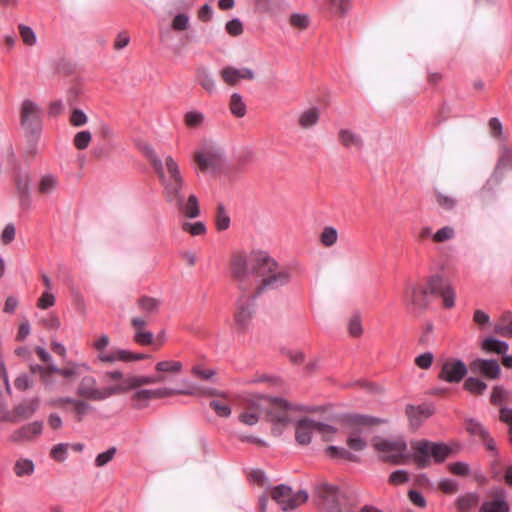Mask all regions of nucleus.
I'll return each instance as SVG.
<instances>
[{
  "mask_svg": "<svg viewBox=\"0 0 512 512\" xmlns=\"http://www.w3.org/2000/svg\"><path fill=\"white\" fill-rule=\"evenodd\" d=\"M437 203L446 210H452L456 205V200L448 195L438 193L437 194Z\"/></svg>",
  "mask_w": 512,
  "mask_h": 512,
  "instance_id": "62",
  "label": "nucleus"
},
{
  "mask_svg": "<svg viewBox=\"0 0 512 512\" xmlns=\"http://www.w3.org/2000/svg\"><path fill=\"white\" fill-rule=\"evenodd\" d=\"M458 482L451 478H443L439 482V489L447 494L455 493L458 490Z\"/></svg>",
  "mask_w": 512,
  "mask_h": 512,
  "instance_id": "55",
  "label": "nucleus"
},
{
  "mask_svg": "<svg viewBox=\"0 0 512 512\" xmlns=\"http://www.w3.org/2000/svg\"><path fill=\"white\" fill-rule=\"evenodd\" d=\"M229 110L237 118H242L246 115L247 108L240 94L233 93L230 96Z\"/></svg>",
  "mask_w": 512,
  "mask_h": 512,
  "instance_id": "31",
  "label": "nucleus"
},
{
  "mask_svg": "<svg viewBox=\"0 0 512 512\" xmlns=\"http://www.w3.org/2000/svg\"><path fill=\"white\" fill-rule=\"evenodd\" d=\"M433 354L431 352H425L420 354L415 359V364L421 369H428L433 363Z\"/></svg>",
  "mask_w": 512,
  "mask_h": 512,
  "instance_id": "60",
  "label": "nucleus"
},
{
  "mask_svg": "<svg viewBox=\"0 0 512 512\" xmlns=\"http://www.w3.org/2000/svg\"><path fill=\"white\" fill-rule=\"evenodd\" d=\"M406 415L409 419L410 426L414 429L420 427V425L432 415V410L427 405H407Z\"/></svg>",
  "mask_w": 512,
  "mask_h": 512,
  "instance_id": "23",
  "label": "nucleus"
},
{
  "mask_svg": "<svg viewBox=\"0 0 512 512\" xmlns=\"http://www.w3.org/2000/svg\"><path fill=\"white\" fill-rule=\"evenodd\" d=\"M384 420L364 414H349L345 417V423L350 434H357L358 437H366L370 434L373 426L383 423Z\"/></svg>",
  "mask_w": 512,
  "mask_h": 512,
  "instance_id": "13",
  "label": "nucleus"
},
{
  "mask_svg": "<svg viewBox=\"0 0 512 512\" xmlns=\"http://www.w3.org/2000/svg\"><path fill=\"white\" fill-rule=\"evenodd\" d=\"M78 397L90 401H104L112 396L120 395L119 382L113 386L99 388L93 376H84L76 389Z\"/></svg>",
  "mask_w": 512,
  "mask_h": 512,
  "instance_id": "8",
  "label": "nucleus"
},
{
  "mask_svg": "<svg viewBox=\"0 0 512 512\" xmlns=\"http://www.w3.org/2000/svg\"><path fill=\"white\" fill-rule=\"evenodd\" d=\"M165 168L168 175H160L163 186L162 196L166 203L174 206L186 218H196L200 215L198 198L190 194L185 200L183 188L185 180L181 175L178 163L172 156L165 157Z\"/></svg>",
  "mask_w": 512,
  "mask_h": 512,
  "instance_id": "2",
  "label": "nucleus"
},
{
  "mask_svg": "<svg viewBox=\"0 0 512 512\" xmlns=\"http://www.w3.org/2000/svg\"><path fill=\"white\" fill-rule=\"evenodd\" d=\"M347 329L349 335L354 338H359L363 334L361 314L359 311L352 313L347 323Z\"/></svg>",
  "mask_w": 512,
  "mask_h": 512,
  "instance_id": "33",
  "label": "nucleus"
},
{
  "mask_svg": "<svg viewBox=\"0 0 512 512\" xmlns=\"http://www.w3.org/2000/svg\"><path fill=\"white\" fill-rule=\"evenodd\" d=\"M222 155V150L218 146L205 143L199 151L195 152L194 161L198 168L204 172L217 167L221 162Z\"/></svg>",
  "mask_w": 512,
  "mask_h": 512,
  "instance_id": "15",
  "label": "nucleus"
},
{
  "mask_svg": "<svg viewBox=\"0 0 512 512\" xmlns=\"http://www.w3.org/2000/svg\"><path fill=\"white\" fill-rule=\"evenodd\" d=\"M39 406L38 399L26 400L13 408L18 422L31 418Z\"/></svg>",
  "mask_w": 512,
  "mask_h": 512,
  "instance_id": "26",
  "label": "nucleus"
},
{
  "mask_svg": "<svg viewBox=\"0 0 512 512\" xmlns=\"http://www.w3.org/2000/svg\"><path fill=\"white\" fill-rule=\"evenodd\" d=\"M161 301L157 298L143 295L136 300V306L142 315L133 316L130 319V325L133 329V341L140 346L152 345L154 335L146 329L151 316L156 315L159 311Z\"/></svg>",
  "mask_w": 512,
  "mask_h": 512,
  "instance_id": "5",
  "label": "nucleus"
},
{
  "mask_svg": "<svg viewBox=\"0 0 512 512\" xmlns=\"http://www.w3.org/2000/svg\"><path fill=\"white\" fill-rule=\"evenodd\" d=\"M338 240V232L332 226L322 228V246L332 247Z\"/></svg>",
  "mask_w": 512,
  "mask_h": 512,
  "instance_id": "44",
  "label": "nucleus"
},
{
  "mask_svg": "<svg viewBox=\"0 0 512 512\" xmlns=\"http://www.w3.org/2000/svg\"><path fill=\"white\" fill-rule=\"evenodd\" d=\"M181 228L191 236H201L206 233V227L203 222H183Z\"/></svg>",
  "mask_w": 512,
  "mask_h": 512,
  "instance_id": "48",
  "label": "nucleus"
},
{
  "mask_svg": "<svg viewBox=\"0 0 512 512\" xmlns=\"http://www.w3.org/2000/svg\"><path fill=\"white\" fill-rule=\"evenodd\" d=\"M288 22L291 27L299 31H303L309 27L310 17L307 14L293 13L289 16Z\"/></svg>",
  "mask_w": 512,
  "mask_h": 512,
  "instance_id": "39",
  "label": "nucleus"
},
{
  "mask_svg": "<svg viewBox=\"0 0 512 512\" xmlns=\"http://www.w3.org/2000/svg\"><path fill=\"white\" fill-rule=\"evenodd\" d=\"M15 234H16V229H15L14 224H12V223L7 224L4 227L2 234L0 236L1 242L4 245L10 244L14 240Z\"/></svg>",
  "mask_w": 512,
  "mask_h": 512,
  "instance_id": "59",
  "label": "nucleus"
},
{
  "mask_svg": "<svg viewBox=\"0 0 512 512\" xmlns=\"http://www.w3.org/2000/svg\"><path fill=\"white\" fill-rule=\"evenodd\" d=\"M195 395H209L220 397V399H214L210 401V408L219 416V417H229L231 414L230 405L226 399V394L221 393L215 389H196L193 390Z\"/></svg>",
  "mask_w": 512,
  "mask_h": 512,
  "instance_id": "18",
  "label": "nucleus"
},
{
  "mask_svg": "<svg viewBox=\"0 0 512 512\" xmlns=\"http://www.w3.org/2000/svg\"><path fill=\"white\" fill-rule=\"evenodd\" d=\"M92 139V135L89 131H80L78 132L73 139V144L78 150L86 149Z\"/></svg>",
  "mask_w": 512,
  "mask_h": 512,
  "instance_id": "49",
  "label": "nucleus"
},
{
  "mask_svg": "<svg viewBox=\"0 0 512 512\" xmlns=\"http://www.w3.org/2000/svg\"><path fill=\"white\" fill-rule=\"evenodd\" d=\"M467 372V366L463 361L452 359L443 363L439 378L448 383H459Z\"/></svg>",
  "mask_w": 512,
  "mask_h": 512,
  "instance_id": "16",
  "label": "nucleus"
},
{
  "mask_svg": "<svg viewBox=\"0 0 512 512\" xmlns=\"http://www.w3.org/2000/svg\"><path fill=\"white\" fill-rule=\"evenodd\" d=\"M389 481L395 485L403 484L409 481V475L405 470H396L391 473Z\"/></svg>",
  "mask_w": 512,
  "mask_h": 512,
  "instance_id": "64",
  "label": "nucleus"
},
{
  "mask_svg": "<svg viewBox=\"0 0 512 512\" xmlns=\"http://www.w3.org/2000/svg\"><path fill=\"white\" fill-rule=\"evenodd\" d=\"M143 151H144L146 157L149 159V161H150L153 169L155 170L158 178L160 179V175L161 174L162 175H167L165 173L163 163L159 159V157L156 155L155 151L151 147H149V146H145Z\"/></svg>",
  "mask_w": 512,
  "mask_h": 512,
  "instance_id": "41",
  "label": "nucleus"
},
{
  "mask_svg": "<svg viewBox=\"0 0 512 512\" xmlns=\"http://www.w3.org/2000/svg\"><path fill=\"white\" fill-rule=\"evenodd\" d=\"M54 304L55 296L48 291L43 292L37 301V307L40 309H48L52 307Z\"/></svg>",
  "mask_w": 512,
  "mask_h": 512,
  "instance_id": "58",
  "label": "nucleus"
},
{
  "mask_svg": "<svg viewBox=\"0 0 512 512\" xmlns=\"http://www.w3.org/2000/svg\"><path fill=\"white\" fill-rule=\"evenodd\" d=\"M69 444L60 443L52 447L50 457L56 462H64L67 458Z\"/></svg>",
  "mask_w": 512,
  "mask_h": 512,
  "instance_id": "47",
  "label": "nucleus"
},
{
  "mask_svg": "<svg viewBox=\"0 0 512 512\" xmlns=\"http://www.w3.org/2000/svg\"><path fill=\"white\" fill-rule=\"evenodd\" d=\"M466 430L471 435L482 437H488V430L477 420L468 419L466 421Z\"/></svg>",
  "mask_w": 512,
  "mask_h": 512,
  "instance_id": "45",
  "label": "nucleus"
},
{
  "mask_svg": "<svg viewBox=\"0 0 512 512\" xmlns=\"http://www.w3.org/2000/svg\"><path fill=\"white\" fill-rule=\"evenodd\" d=\"M266 412L270 420L287 424L295 420L296 408L287 401L267 396H256L246 403L244 411L239 415V421L245 425H255L260 415Z\"/></svg>",
  "mask_w": 512,
  "mask_h": 512,
  "instance_id": "4",
  "label": "nucleus"
},
{
  "mask_svg": "<svg viewBox=\"0 0 512 512\" xmlns=\"http://www.w3.org/2000/svg\"><path fill=\"white\" fill-rule=\"evenodd\" d=\"M215 224L218 231H224L230 226V217L222 204L217 206Z\"/></svg>",
  "mask_w": 512,
  "mask_h": 512,
  "instance_id": "42",
  "label": "nucleus"
},
{
  "mask_svg": "<svg viewBox=\"0 0 512 512\" xmlns=\"http://www.w3.org/2000/svg\"><path fill=\"white\" fill-rule=\"evenodd\" d=\"M182 363L179 361H160L155 365V370L160 373L178 374L182 371Z\"/></svg>",
  "mask_w": 512,
  "mask_h": 512,
  "instance_id": "38",
  "label": "nucleus"
},
{
  "mask_svg": "<svg viewBox=\"0 0 512 512\" xmlns=\"http://www.w3.org/2000/svg\"><path fill=\"white\" fill-rule=\"evenodd\" d=\"M40 107L33 101L26 99L21 103L20 122L21 126L30 134H38L41 129Z\"/></svg>",
  "mask_w": 512,
  "mask_h": 512,
  "instance_id": "12",
  "label": "nucleus"
},
{
  "mask_svg": "<svg viewBox=\"0 0 512 512\" xmlns=\"http://www.w3.org/2000/svg\"><path fill=\"white\" fill-rule=\"evenodd\" d=\"M271 497L284 511L293 510L307 500L305 492H293L290 487L285 485L275 487L271 491Z\"/></svg>",
  "mask_w": 512,
  "mask_h": 512,
  "instance_id": "11",
  "label": "nucleus"
},
{
  "mask_svg": "<svg viewBox=\"0 0 512 512\" xmlns=\"http://www.w3.org/2000/svg\"><path fill=\"white\" fill-rule=\"evenodd\" d=\"M220 77L226 84L235 86L242 79L253 80L255 74L249 68L236 69L234 67L228 66L220 71Z\"/></svg>",
  "mask_w": 512,
  "mask_h": 512,
  "instance_id": "22",
  "label": "nucleus"
},
{
  "mask_svg": "<svg viewBox=\"0 0 512 512\" xmlns=\"http://www.w3.org/2000/svg\"><path fill=\"white\" fill-rule=\"evenodd\" d=\"M464 388L473 394L480 395L486 390L487 384L479 378L468 377L464 382Z\"/></svg>",
  "mask_w": 512,
  "mask_h": 512,
  "instance_id": "43",
  "label": "nucleus"
},
{
  "mask_svg": "<svg viewBox=\"0 0 512 512\" xmlns=\"http://www.w3.org/2000/svg\"><path fill=\"white\" fill-rule=\"evenodd\" d=\"M116 453V447H110L105 452L99 453L94 460L95 467L102 468L106 466L110 461L114 459Z\"/></svg>",
  "mask_w": 512,
  "mask_h": 512,
  "instance_id": "46",
  "label": "nucleus"
},
{
  "mask_svg": "<svg viewBox=\"0 0 512 512\" xmlns=\"http://www.w3.org/2000/svg\"><path fill=\"white\" fill-rule=\"evenodd\" d=\"M469 368L472 373L481 374L488 379H498L501 373L496 359L477 358L470 362Z\"/></svg>",
  "mask_w": 512,
  "mask_h": 512,
  "instance_id": "17",
  "label": "nucleus"
},
{
  "mask_svg": "<svg viewBox=\"0 0 512 512\" xmlns=\"http://www.w3.org/2000/svg\"><path fill=\"white\" fill-rule=\"evenodd\" d=\"M449 471L457 476H468L471 473L470 466L467 462L457 461L448 465Z\"/></svg>",
  "mask_w": 512,
  "mask_h": 512,
  "instance_id": "52",
  "label": "nucleus"
},
{
  "mask_svg": "<svg viewBox=\"0 0 512 512\" xmlns=\"http://www.w3.org/2000/svg\"><path fill=\"white\" fill-rule=\"evenodd\" d=\"M319 120V111L316 107H310L302 111L297 118V124L302 130H309L315 127Z\"/></svg>",
  "mask_w": 512,
  "mask_h": 512,
  "instance_id": "25",
  "label": "nucleus"
},
{
  "mask_svg": "<svg viewBox=\"0 0 512 512\" xmlns=\"http://www.w3.org/2000/svg\"><path fill=\"white\" fill-rule=\"evenodd\" d=\"M414 451L413 459L418 467L425 468L433 459L435 463L444 462L453 454V449L445 443L417 440L411 442Z\"/></svg>",
  "mask_w": 512,
  "mask_h": 512,
  "instance_id": "6",
  "label": "nucleus"
},
{
  "mask_svg": "<svg viewBox=\"0 0 512 512\" xmlns=\"http://www.w3.org/2000/svg\"><path fill=\"white\" fill-rule=\"evenodd\" d=\"M42 430L43 423L40 421H34L14 430L9 436V441L12 443L32 441L35 437L42 433Z\"/></svg>",
  "mask_w": 512,
  "mask_h": 512,
  "instance_id": "19",
  "label": "nucleus"
},
{
  "mask_svg": "<svg viewBox=\"0 0 512 512\" xmlns=\"http://www.w3.org/2000/svg\"><path fill=\"white\" fill-rule=\"evenodd\" d=\"M499 412L500 420L508 425L509 442L512 444V408L502 407Z\"/></svg>",
  "mask_w": 512,
  "mask_h": 512,
  "instance_id": "54",
  "label": "nucleus"
},
{
  "mask_svg": "<svg viewBox=\"0 0 512 512\" xmlns=\"http://www.w3.org/2000/svg\"><path fill=\"white\" fill-rule=\"evenodd\" d=\"M110 343L108 335H101L94 343L93 347L98 352L97 359L102 363L112 364L116 361L121 362H134L149 358L150 356L144 353H134L124 349H112L105 351Z\"/></svg>",
  "mask_w": 512,
  "mask_h": 512,
  "instance_id": "7",
  "label": "nucleus"
},
{
  "mask_svg": "<svg viewBox=\"0 0 512 512\" xmlns=\"http://www.w3.org/2000/svg\"><path fill=\"white\" fill-rule=\"evenodd\" d=\"M481 347L483 350L487 352H495L497 354H505L509 349V345L507 342L493 337H488L484 339Z\"/></svg>",
  "mask_w": 512,
  "mask_h": 512,
  "instance_id": "29",
  "label": "nucleus"
},
{
  "mask_svg": "<svg viewBox=\"0 0 512 512\" xmlns=\"http://www.w3.org/2000/svg\"><path fill=\"white\" fill-rule=\"evenodd\" d=\"M80 368L89 369V367L85 364L68 362L66 366L61 368L59 375L66 379H74L79 376Z\"/></svg>",
  "mask_w": 512,
  "mask_h": 512,
  "instance_id": "40",
  "label": "nucleus"
},
{
  "mask_svg": "<svg viewBox=\"0 0 512 512\" xmlns=\"http://www.w3.org/2000/svg\"><path fill=\"white\" fill-rule=\"evenodd\" d=\"M507 391L502 386H495L493 388L490 401L493 405H499L505 402Z\"/></svg>",
  "mask_w": 512,
  "mask_h": 512,
  "instance_id": "57",
  "label": "nucleus"
},
{
  "mask_svg": "<svg viewBox=\"0 0 512 512\" xmlns=\"http://www.w3.org/2000/svg\"><path fill=\"white\" fill-rule=\"evenodd\" d=\"M347 445L353 451H363L367 447V441L364 437H358L357 434H350L347 438Z\"/></svg>",
  "mask_w": 512,
  "mask_h": 512,
  "instance_id": "51",
  "label": "nucleus"
},
{
  "mask_svg": "<svg viewBox=\"0 0 512 512\" xmlns=\"http://www.w3.org/2000/svg\"><path fill=\"white\" fill-rule=\"evenodd\" d=\"M88 400L83 398H75L73 404L71 405V412L73 413V417L77 422H81L85 415H87L91 410V405L87 402Z\"/></svg>",
  "mask_w": 512,
  "mask_h": 512,
  "instance_id": "30",
  "label": "nucleus"
},
{
  "mask_svg": "<svg viewBox=\"0 0 512 512\" xmlns=\"http://www.w3.org/2000/svg\"><path fill=\"white\" fill-rule=\"evenodd\" d=\"M339 140L349 150L360 151L364 145L361 135L350 129H341L339 131Z\"/></svg>",
  "mask_w": 512,
  "mask_h": 512,
  "instance_id": "24",
  "label": "nucleus"
},
{
  "mask_svg": "<svg viewBox=\"0 0 512 512\" xmlns=\"http://www.w3.org/2000/svg\"><path fill=\"white\" fill-rule=\"evenodd\" d=\"M87 116L82 110L75 109L73 110L70 116V123L75 127L83 126L87 123Z\"/></svg>",
  "mask_w": 512,
  "mask_h": 512,
  "instance_id": "61",
  "label": "nucleus"
},
{
  "mask_svg": "<svg viewBox=\"0 0 512 512\" xmlns=\"http://www.w3.org/2000/svg\"><path fill=\"white\" fill-rule=\"evenodd\" d=\"M189 19L185 14H178L172 21V28L177 31H184L188 28Z\"/></svg>",
  "mask_w": 512,
  "mask_h": 512,
  "instance_id": "63",
  "label": "nucleus"
},
{
  "mask_svg": "<svg viewBox=\"0 0 512 512\" xmlns=\"http://www.w3.org/2000/svg\"><path fill=\"white\" fill-rule=\"evenodd\" d=\"M478 502L476 493H466L456 499V507L460 512H469Z\"/></svg>",
  "mask_w": 512,
  "mask_h": 512,
  "instance_id": "32",
  "label": "nucleus"
},
{
  "mask_svg": "<svg viewBox=\"0 0 512 512\" xmlns=\"http://www.w3.org/2000/svg\"><path fill=\"white\" fill-rule=\"evenodd\" d=\"M372 445L383 461L400 464L405 458L407 444L402 438L391 440L375 437Z\"/></svg>",
  "mask_w": 512,
  "mask_h": 512,
  "instance_id": "9",
  "label": "nucleus"
},
{
  "mask_svg": "<svg viewBox=\"0 0 512 512\" xmlns=\"http://www.w3.org/2000/svg\"><path fill=\"white\" fill-rule=\"evenodd\" d=\"M20 37L25 45L33 46L36 43V35L34 31L23 24L18 26Z\"/></svg>",
  "mask_w": 512,
  "mask_h": 512,
  "instance_id": "50",
  "label": "nucleus"
},
{
  "mask_svg": "<svg viewBox=\"0 0 512 512\" xmlns=\"http://www.w3.org/2000/svg\"><path fill=\"white\" fill-rule=\"evenodd\" d=\"M149 394L151 399H159L165 398L174 395H195V392L192 390L188 391H179L171 388H159L154 390H149Z\"/></svg>",
  "mask_w": 512,
  "mask_h": 512,
  "instance_id": "37",
  "label": "nucleus"
},
{
  "mask_svg": "<svg viewBox=\"0 0 512 512\" xmlns=\"http://www.w3.org/2000/svg\"><path fill=\"white\" fill-rule=\"evenodd\" d=\"M454 229L449 226H445L439 229L434 235L433 240L435 242H444L446 240L452 239L454 237Z\"/></svg>",
  "mask_w": 512,
  "mask_h": 512,
  "instance_id": "56",
  "label": "nucleus"
},
{
  "mask_svg": "<svg viewBox=\"0 0 512 512\" xmlns=\"http://www.w3.org/2000/svg\"><path fill=\"white\" fill-rule=\"evenodd\" d=\"M431 296H439L446 308L455 304V291L449 281L441 275L435 274L427 279V284H407L403 299L404 303L413 309H425L430 303Z\"/></svg>",
  "mask_w": 512,
  "mask_h": 512,
  "instance_id": "3",
  "label": "nucleus"
},
{
  "mask_svg": "<svg viewBox=\"0 0 512 512\" xmlns=\"http://www.w3.org/2000/svg\"><path fill=\"white\" fill-rule=\"evenodd\" d=\"M229 273L238 291L232 329L242 335L248 331L256 313L255 300L268 290L288 285L293 269L279 264L267 251L255 249L233 253Z\"/></svg>",
  "mask_w": 512,
  "mask_h": 512,
  "instance_id": "1",
  "label": "nucleus"
},
{
  "mask_svg": "<svg viewBox=\"0 0 512 512\" xmlns=\"http://www.w3.org/2000/svg\"><path fill=\"white\" fill-rule=\"evenodd\" d=\"M105 380L116 381L119 382V388L121 389V394L127 393L132 389H136L138 387L155 384L156 380L154 376H128L125 377L124 374L119 371H107L104 374Z\"/></svg>",
  "mask_w": 512,
  "mask_h": 512,
  "instance_id": "14",
  "label": "nucleus"
},
{
  "mask_svg": "<svg viewBox=\"0 0 512 512\" xmlns=\"http://www.w3.org/2000/svg\"><path fill=\"white\" fill-rule=\"evenodd\" d=\"M13 470L18 477L30 476L34 473L35 466L32 460L21 458L15 462Z\"/></svg>",
  "mask_w": 512,
  "mask_h": 512,
  "instance_id": "34",
  "label": "nucleus"
},
{
  "mask_svg": "<svg viewBox=\"0 0 512 512\" xmlns=\"http://www.w3.org/2000/svg\"><path fill=\"white\" fill-rule=\"evenodd\" d=\"M133 405L137 409H141L146 406V402L151 400L149 389L140 390L134 393L131 397Z\"/></svg>",
  "mask_w": 512,
  "mask_h": 512,
  "instance_id": "53",
  "label": "nucleus"
},
{
  "mask_svg": "<svg viewBox=\"0 0 512 512\" xmlns=\"http://www.w3.org/2000/svg\"><path fill=\"white\" fill-rule=\"evenodd\" d=\"M205 121V115L197 110L188 111L184 115V123L189 128H199Z\"/></svg>",
  "mask_w": 512,
  "mask_h": 512,
  "instance_id": "36",
  "label": "nucleus"
},
{
  "mask_svg": "<svg viewBox=\"0 0 512 512\" xmlns=\"http://www.w3.org/2000/svg\"><path fill=\"white\" fill-rule=\"evenodd\" d=\"M493 330L502 337H512V311L503 312Z\"/></svg>",
  "mask_w": 512,
  "mask_h": 512,
  "instance_id": "27",
  "label": "nucleus"
},
{
  "mask_svg": "<svg viewBox=\"0 0 512 512\" xmlns=\"http://www.w3.org/2000/svg\"><path fill=\"white\" fill-rule=\"evenodd\" d=\"M493 499L484 501L479 512H509L510 507L506 500V492L503 488H497L492 493Z\"/></svg>",
  "mask_w": 512,
  "mask_h": 512,
  "instance_id": "20",
  "label": "nucleus"
},
{
  "mask_svg": "<svg viewBox=\"0 0 512 512\" xmlns=\"http://www.w3.org/2000/svg\"><path fill=\"white\" fill-rule=\"evenodd\" d=\"M322 512H350L346 494L337 486L322 482Z\"/></svg>",
  "mask_w": 512,
  "mask_h": 512,
  "instance_id": "10",
  "label": "nucleus"
},
{
  "mask_svg": "<svg viewBox=\"0 0 512 512\" xmlns=\"http://www.w3.org/2000/svg\"><path fill=\"white\" fill-rule=\"evenodd\" d=\"M58 186L56 176L48 174L41 177L38 184V191L43 195L51 194Z\"/></svg>",
  "mask_w": 512,
  "mask_h": 512,
  "instance_id": "35",
  "label": "nucleus"
},
{
  "mask_svg": "<svg viewBox=\"0 0 512 512\" xmlns=\"http://www.w3.org/2000/svg\"><path fill=\"white\" fill-rule=\"evenodd\" d=\"M196 79L207 93L212 94L216 91V82L207 68H199L196 72Z\"/></svg>",
  "mask_w": 512,
  "mask_h": 512,
  "instance_id": "28",
  "label": "nucleus"
},
{
  "mask_svg": "<svg viewBox=\"0 0 512 512\" xmlns=\"http://www.w3.org/2000/svg\"><path fill=\"white\" fill-rule=\"evenodd\" d=\"M320 431V424L308 418L297 422L295 437L299 444L305 445L311 441L312 435Z\"/></svg>",
  "mask_w": 512,
  "mask_h": 512,
  "instance_id": "21",
  "label": "nucleus"
}]
</instances>
